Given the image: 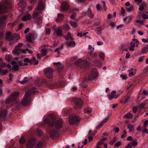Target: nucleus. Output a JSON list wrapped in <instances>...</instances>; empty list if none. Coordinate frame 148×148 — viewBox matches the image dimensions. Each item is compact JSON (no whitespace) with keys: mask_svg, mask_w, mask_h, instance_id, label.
Segmentation results:
<instances>
[{"mask_svg":"<svg viewBox=\"0 0 148 148\" xmlns=\"http://www.w3.org/2000/svg\"><path fill=\"white\" fill-rule=\"evenodd\" d=\"M50 118L52 121H49L48 119H46L44 121L45 124H48L51 127H53L54 125V122L55 120V116L53 114L50 115Z\"/></svg>","mask_w":148,"mask_h":148,"instance_id":"obj_13","label":"nucleus"},{"mask_svg":"<svg viewBox=\"0 0 148 148\" xmlns=\"http://www.w3.org/2000/svg\"><path fill=\"white\" fill-rule=\"evenodd\" d=\"M19 141L20 143L22 144L24 143L25 142V140L23 137L21 138Z\"/></svg>","mask_w":148,"mask_h":148,"instance_id":"obj_58","label":"nucleus"},{"mask_svg":"<svg viewBox=\"0 0 148 148\" xmlns=\"http://www.w3.org/2000/svg\"><path fill=\"white\" fill-rule=\"evenodd\" d=\"M121 145V143L120 141L117 142L114 145V146L116 147H118Z\"/></svg>","mask_w":148,"mask_h":148,"instance_id":"obj_62","label":"nucleus"},{"mask_svg":"<svg viewBox=\"0 0 148 148\" xmlns=\"http://www.w3.org/2000/svg\"><path fill=\"white\" fill-rule=\"evenodd\" d=\"M127 23H129L130 21L132 20V17L131 16H130L127 17Z\"/></svg>","mask_w":148,"mask_h":148,"instance_id":"obj_63","label":"nucleus"},{"mask_svg":"<svg viewBox=\"0 0 148 148\" xmlns=\"http://www.w3.org/2000/svg\"><path fill=\"white\" fill-rule=\"evenodd\" d=\"M132 40L135 42V44L136 45V47H137L139 43V41L135 38L133 39Z\"/></svg>","mask_w":148,"mask_h":148,"instance_id":"obj_55","label":"nucleus"},{"mask_svg":"<svg viewBox=\"0 0 148 148\" xmlns=\"http://www.w3.org/2000/svg\"><path fill=\"white\" fill-rule=\"evenodd\" d=\"M18 6L21 9H23L26 6V3L24 0H19Z\"/></svg>","mask_w":148,"mask_h":148,"instance_id":"obj_22","label":"nucleus"},{"mask_svg":"<svg viewBox=\"0 0 148 148\" xmlns=\"http://www.w3.org/2000/svg\"><path fill=\"white\" fill-rule=\"evenodd\" d=\"M37 89L35 87H32L29 89V92H39Z\"/></svg>","mask_w":148,"mask_h":148,"instance_id":"obj_33","label":"nucleus"},{"mask_svg":"<svg viewBox=\"0 0 148 148\" xmlns=\"http://www.w3.org/2000/svg\"><path fill=\"white\" fill-rule=\"evenodd\" d=\"M98 74L99 73L96 69L92 68L91 70L90 73L88 77L85 78L84 80L85 81H87L88 80L94 79L98 77Z\"/></svg>","mask_w":148,"mask_h":148,"instance_id":"obj_4","label":"nucleus"},{"mask_svg":"<svg viewBox=\"0 0 148 148\" xmlns=\"http://www.w3.org/2000/svg\"><path fill=\"white\" fill-rule=\"evenodd\" d=\"M36 58L34 57H33L32 60H30L32 61V62H35V63H34V65H37L38 64V61L36 60Z\"/></svg>","mask_w":148,"mask_h":148,"instance_id":"obj_47","label":"nucleus"},{"mask_svg":"<svg viewBox=\"0 0 148 148\" xmlns=\"http://www.w3.org/2000/svg\"><path fill=\"white\" fill-rule=\"evenodd\" d=\"M145 106V103H141L138 106V108L140 109H142L144 108Z\"/></svg>","mask_w":148,"mask_h":148,"instance_id":"obj_44","label":"nucleus"},{"mask_svg":"<svg viewBox=\"0 0 148 148\" xmlns=\"http://www.w3.org/2000/svg\"><path fill=\"white\" fill-rule=\"evenodd\" d=\"M44 8V6L42 4V3L39 4L38 6L36 7L35 11L33 14V18H34L39 16L41 13L42 11Z\"/></svg>","mask_w":148,"mask_h":148,"instance_id":"obj_6","label":"nucleus"},{"mask_svg":"<svg viewBox=\"0 0 148 148\" xmlns=\"http://www.w3.org/2000/svg\"><path fill=\"white\" fill-rule=\"evenodd\" d=\"M31 18V16L29 14H26L22 17V19L24 21H25L27 20H30Z\"/></svg>","mask_w":148,"mask_h":148,"instance_id":"obj_25","label":"nucleus"},{"mask_svg":"<svg viewBox=\"0 0 148 148\" xmlns=\"http://www.w3.org/2000/svg\"><path fill=\"white\" fill-rule=\"evenodd\" d=\"M53 70L52 69L48 68L44 71V73L46 76L48 78L52 79L53 78Z\"/></svg>","mask_w":148,"mask_h":148,"instance_id":"obj_10","label":"nucleus"},{"mask_svg":"<svg viewBox=\"0 0 148 148\" xmlns=\"http://www.w3.org/2000/svg\"><path fill=\"white\" fill-rule=\"evenodd\" d=\"M84 112L85 113H90L91 112V109L90 108H86L84 110Z\"/></svg>","mask_w":148,"mask_h":148,"instance_id":"obj_42","label":"nucleus"},{"mask_svg":"<svg viewBox=\"0 0 148 148\" xmlns=\"http://www.w3.org/2000/svg\"><path fill=\"white\" fill-rule=\"evenodd\" d=\"M42 17L41 16H40L36 18V22L38 25H40L42 23Z\"/></svg>","mask_w":148,"mask_h":148,"instance_id":"obj_35","label":"nucleus"},{"mask_svg":"<svg viewBox=\"0 0 148 148\" xmlns=\"http://www.w3.org/2000/svg\"><path fill=\"white\" fill-rule=\"evenodd\" d=\"M56 86L58 88H62L65 86V84L63 82H59L56 84Z\"/></svg>","mask_w":148,"mask_h":148,"instance_id":"obj_28","label":"nucleus"},{"mask_svg":"<svg viewBox=\"0 0 148 148\" xmlns=\"http://www.w3.org/2000/svg\"><path fill=\"white\" fill-rule=\"evenodd\" d=\"M57 35L58 36H60L62 34V31L60 29H56V30Z\"/></svg>","mask_w":148,"mask_h":148,"instance_id":"obj_37","label":"nucleus"},{"mask_svg":"<svg viewBox=\"0 0 148 148\" xmlns=\"http://www.w3.org/2000/svg\"><path fill=\"white\" fill-rule=\"evenodd\" d=\"M66 45L68 47H74L75 46L76 43L73 41H68L65 42Z\"/></svg>","mask_w":148,"mask_h":148,"instance_id":"obj_21","label":"nucleus"},{"mask_svg":"<svg viewBox=\"0 0 148 148\" xmlns=\"http://www.w3.org/2000/svg\"><path fill=\"white\" fill-rule=\"evenodd\" d=\"M67 36L70 37V40H73V37L71 36V34L70 32H68L67 34Z\"/></svg>","mask_w":148,"mask_h":148,"instance_id":"obj_57","label":"nucleus"},{"mask_svg":"<svg viewBox=\"0 0 148 148\" xmlns=\"http://www.w3.org/2000/svg\"><path fill=\"white\" fill-rule=\"evenodd\" d=\"M94 63L95 66L98 68L101 67L102 65L101 62L99 60H95L94 61Z\"/></svg>","mask_w":148,"mask_h":148,"instance_id":"obj_24","label":"nucleus"},{"mask_svg":"<svg viewBox=\"0 0 148 148\" xmlns=\"http://www.w3.org/2000/svg\"><path fill=\"white\" fill-rule=\"evenodd\" d=\"M103 124L102 122L98 124V125L96 126V129H98L99 128L101 127Z\"/></svg>","mask_w":148,"mask_h":148,"instance_id":"obj_56","label":"nucleus"},{"mask_svg":"<svg viewBox=\"0 0 148 148\" xmlns=\"http://www.w3.org/2000/svg\"><path fill=\"white\" fill-rule=\"evenodd\" d=\"M127 128L129 129L130 132H132L134 130V129L133 125L130 124H128Z\"/></svg>","mask_w":148,"mask_h":148,"instance_id":"obj_34","label":"nucleus"},{"mask_svg":"<svg viewBox=\"0 0 148 148\" xmlns=\"http://www.w3.org/2000/svg\"><path fill=\"white\" fill-rule=\"evenodd\" d=\"M129 75L130 77H132L136 73V71H129Z\"/></svg>","mask_w":148,"mask_h":148,"instance_id":"obj_46","label":"nucleus"},{"mask_svg":"<svg viewBox=\"0 0 148 148\" xmlns=\"http://www.w3.org/2000/svg\"><path fill=\"white\" fill-rule=\"evenodd\" d=\"M27 40L29 42H32L34 39V36L32 34H29L26 36Z\"/></svg>","mask_w":148,"mask_h":148,"instance_id":"obj_20","label":"nucleus"},{"mask_svg":"<svg viewBox=\"0 0 148 148\" xmlns=\"http://www.w3.org/2000/svg\"><path fill=\"white\" fill-rule=\"evenodd\" d=\"M102 31V29L100 27H98L97 28H96L95 30V31L97 32V33H100Z\"/></svg>","mask_w":148,"mask_h":148,"instance_id":"obj_59","label":"nucleus"},{"mask_svg":"<svg viewBox=\"0 0 148 148\" xmlns=\"http://www.w3.org/2000/svg\"><path fill=\"white\" fill-rule=\"evenodd\" d=\"M137 144L138 143L137 142L135 141H133L132 142L128 143L127 145L130 148H131L133 146H136Z\"/></svg>","mask_w":148,"mask_h":148,"instance_id":"obj_27","label":"nucleus"},{"mask_svg":"<svg viewBox=\"0 0 148 148\" xmlns=\"http://www.w3.org/2000/svg\"><path fill=\"white\" fill-rule=\"evenodd\" d=\"M148 51V45L146 46L142 50L143 54L146 53Z\"/></svg>","mask_w":148,"mask_h":148,"instance_id":"obj_39","label":"nucleus"},{"mask_svg":"<svg viewBox=\"0 0 148 148\" xmlns=\"http://www.w3.org/2000/svg\"><path fill=\"white\" fill-rule=\"evenodd\" d=\"M12 6L8 0H5L3 3L0 4V14L12 11Z\"/></svg>","mask_w":148,"mask_h":148,"instance_id":"obj_1","label":"nucleus"},{"mask_svg":"<svg viewBox=\"0 0 148 148\" xmlns=\"http://www.w3.org/2000/svg\"><path fill=\"white\" fill-rule=\"evenodd\" d=\"M5 59L8 62L10 61L12 59L11 56L10 55H7L5 57Z\"/></svg>","mask_w":148,"mask_h":148,"instance_id":"obj_43","label":"nucleus"},{"mask_svg":"<svg viewBox=\"0 0 148 148\" xmlns=\"http://www.w3.org/2000/svg\"><path fill=\"white\" fill-rule=\"evenodd\" d=\"M35 144V139L34 138H32L28 142L26 147L27 148H32Z\"/></svg>","mask_w":148,"mask_h":148,"instance_id":"obj_15","label":"nucleus"},{"mask_svg":"<svg viewBox=\"0 0 148 148\" xmlns=\"http://www.w3.org/2000/svg\"><path fill=\"white\" fill-rule=\"evenodd\" d=\"M28 79L27 77H24L22 81H18V82L22 84H26L28 82Z\"/></svg>","mask_w":148,"mask_h":148,"instance_id":"obj_31","label":"nucleus"},{"mask_svg":"<svg viewBox=\"0 0 148 148\" xmlns=\"http://www.w3.org/2000/svg\"><path fill=\"white\" fill-rule=\"evenodd\" d=\"M126 10L128 12H130L134 10V8L132 6H130L129 8H126Z\"/></svg>","mask_w":148,"mask_h":148,"instance_id":"obj_52","label":"nucleus"},{"mask_svg":"<svg viewBox=\"0 0 148 148\" xmlns=\"http://www.w3.org/2000/svg\"><path fill=\"white\" fill-rule=\"evenodd\" d=\"M125 101H124L122 99L120 101V102L121 103H122L124 104H125L128 102L130 100V98L129 96H126L125 97Z\"/></svg>","mask_w":148,"mask_h":148,"instance_id":"obj_26","label":"nucleus"},{"mask_svg":"<svg viewBox=\"0 0 148 148\" xmlns=\"http://www.w3.org/2000/svg\"><path fill=\"white\" fill-rule=\"evenodd\" d=\"M8 18V16L5 15L0 18V29H4L6 24V20Z\"/></svg>","mask_w":148,"mask_h":148,"instance_id":"obj_12","label":"nucleus"},{"mask_svg":"<svg viewBox=\"0 0 148 148\" xmlns=\"http://www.w3.org/2000/svg\"><path fill=\"white\" fill-rule=\"evenodd\" d=\"M18 22V21H15L13 23H8V25L10 26L11 28L13 27Z\"/></svg>","mask_w":148,"mask_h":148,"instance_id":"obj_36","label":"nucleus"},{"mask_svg":"<svg viewBox=\"0 0 148 148\" xmlns=\"http://www.w3.org/2000/svg\"><path fill=\"white\" fill-rule=\"evenodd\" d=\"M120 95V94L118 93L116 94V93H111L110 95H108V96L109 99L111 100L112 99H115L117 98Z\"/></svg>","mask_w":148,"mask_h":148,"instance_id":"obj_19","label":"nucleus"},{"mask_svg":"<svg viewBox=\"0 0 148 148\" xmlns=\"http://www.w3.org/2000/svg\"><path fill=\"white\" fill-rule=\"evenodd\" d=\"M64 17V15L62 14H59L58 15L57 18L56 19V21L58 22H60L62 20Z\"/></svg>","mask_w":148,"mask_h":148,"instance_id":"obj_23","label":"nucleus"},{"mask_svg":"<svg viewBox=\"0 0 148 148\" xmlns=\"http://www.w3.org/2000/svg\"><path fill=\"white\" fill-rule=\"evenodd\" d=\"M19 95V93H12L5 100L6 104L15 101Z\"/></svg>","mask_w":148,"mask_h":148,"instance_id":"obj_7","label":"nucleus"},{"mask_svg":"<svg viewBox=\"0 0 148 148\" xmlns=\"http://www.w3.org/2000/svg\"><path fill=\"white\" fill-rule=\"evenodd\" d=\"M75 64L83 70L88 69L89 66V64L88 62L83 61L80 59L75 61Z\"/></svg>","mask_w":148,"mask_h":148,"instance_id":"obj_2","label":"nucleus"},{"mask_svg":"<svg viewBox=\"0 0 148 148\" xmlns=\"http://www.w3.org/2000/svg\"><path fill=\"white\" fill-rule=\"evenodd\" d=\"M120 77L122 78V79L123 80H126L127 79L126 75H123V74L121 75Z\"/></svg>","mask_w":148,"mask_h":148,"instance_id":"obj_64","label":"nucleus"},{"mask_svg":"<svg viewBox=\"0 0 148 148\" xmlns=\"http://www.w3.org/2000/svg\"><path fill=\"white\" fill-rule=\"evenodd\" d=\"M148 125V120H146L144 122V125L143 128H147V126Z\"/></svg>","mask_w":148,"mask_h":148,"instance_id":"obj_50","label":"nucleus"},{"mask_svg":"<svg viewBox=\"0 0 148 148\" xmlns=\"http://www.w3.org/2000/svg\"><path fill=\"white\" fill-rule=\"evenodd\" d=\"M104 54L103 53H101L99 54V57L102 60H104Z\"/></svg>","mask_w":148,"mask_h":148,"instance_id":"obj_49","label":"nucleus"},{"mask_svg":"<svg viewBox=\"0 0 148 148\" xmlns=\"http://www.w3.org/2000/svg\"><path fill=\"white\" fill-rule=\"evenodd\" d=\"M31 93H25L24 98L21 102L23 106H25L29 104L31 100Z\"/></svg>","mask_w":148,"mask_h":148,"instance_id":"obj_5","label":"nucleus"},{"mask_svg":"<svg viewBox=\"0 0 148 148\" xmlns=\"http://www.w3.org/2000/svg\"><path fill=\"white\" fill-rule=\"evenodd\" d=\"M36 130L37 131L36 135L38 136H40L42 133V130L38 128H37Z\"/></svg>","mask_w":148,"mask_h":148,"instance_id":"obj_38","label":"nucleus"},{"mask_svg":"<svg viewBox=\"0 0 148 148\" xmlns=\"http://www.w3.org/2000/svg\"><path fill=\"white\" fill-rule=\"evenodd\" d=\"M123 134L122 135L121 137L122 138H124L126 136L127 132L126 130H123Z\"/></svg>","mask_w":148,"mask_h":148,"instance_id":"obj_48","label":"nucleus"},{"mask_svg":"<svg viewBox=\"0 0 148 148\" xmlns=\"http://www.w3.org/2000/svg\"><path fill=\"white\" fill-rule=\"evenodd\" d=\"M72 104L76 109L82 108L83 101L79 98H74L71 100Z\"/></svg>","mask_w":148,"mask_h":148,"instance_id":"obj_3","label":"nucleus"},{"mask_svg":"<svg viewBox=\"0 0 148 148\" xmlns=\"http://www.w3.org/2000/svg\"><path fill=\"white\" fill-rule=\"evenodd\" d=\"M130 46L131 47H129V50L130 51H134V48L135 46V42L134 41H131L130 43Z\"/></svg>","mask_w":148,"mask_h":148,"instance_id":"obj_32","label":"nucleus"},{"mask_svg":"<svg viewBox=\"0 0 148 148\" xmlns=\"http://www.w3.org/2000/svg\"><path fill=\"white\" fill-rule=\"evenodd\" d=\"M69 8V4L66 2L62 3L60 6V9L62 11H66L68 10Z\"/></svg>","mask_w":148,"mask_h":148,"instance_id":"obj_14","label":"nucleus"},{"mask_svg":"<svg viewBox=\"0 0 148 148\" xmlns=\"http://www.w3.org/2000/svg\"><path fill=\"white\" fill-rule=\"evenodd\" d=\"M63 122L61 120H58L55 123L54 122V125L56 129H60L62 126Z\"/></svg>","mask_w":148,"mask_h":148,"instance_id":"obj_16","label":"nucleus"},{"mask_svg":"<svg viewBox=\"0 0 148 148\" xmlns=\"http://www.w3.org/2000/svg\"><path fill=\"white\" fill-rule=\"evenodd\" d=\"M19 66L18 64H16L14 66V70L17 71L19 69Z\"/></svg>","mask_w":148,"mask_h":148,"instance_id":"obj_60","label":"nucleus"},{"mask_svg":"<svg viewBox=\"0 0 148 148\" xmlns=\"http://www.w3.org/2000/svg\"><path fill=\"white\" fill-rule=\"evenodd\" d=\"M23 45L22 43H19L16 46L14 51V53L17 56H19L21 52L26 53V51L23 49H21V47Z\"/></svg>","mask_w":148,"mask_h":148,"instance_id":"obj_9","label":"nucleus"},{"mask_svg":"<svg viewBox=\"0 0 148 148\" xmlns=\"http://www.w3.org/2000/svg\"><path fill=\"white\" fill-rule=\"evenodd\" d=\"M145 5L143 4H141L139 6V10L140 11H143L144 9V7L145 6Z\"/></svg>","mask_w":148,"mask_h":148,"instance_id":"obj_45","label":"nucleus"},{"mask_svg":"<svg viewBox=\"0 0 148 148\" xmlns=\"http://www.w3.org/2000/svg\"><path fill=\"white\" fill-rule=\"evenodd\" d=\"M42 145V142H40L36 146V148H41Z\"/></svg>","mask_w":148,"mask_h":148,"instance_id":"obj_53","label":"nucleus"},{"mask_svg":"<svg viewBox=\"0 0 148 148\" xmlns=\"http://www.w3.org/2000/svg\"><path fill=\"white\" fill-rule=\"evenodd\" d=\"M70 23L71 26L73 27H76L77 26V24L76 22L71 21L70 22Z\"/></svg>","mask_w":148,"mask_h":148,"instance_id":"obj_41","label":"nucleus"},{"mask_svg":"<svg viewBox=\"0 0 148 148\" xmlns=\"http://www.w3.org/2000/svg\"><path fill=\"white\" fill-rule=\"evenodd\" d=\"M53 64L54 66H58V70L60 71L62 69V68L60 66L61 63L60 62H54L53 63Z\"/></svg>","mask_w":148,"mask_h":148,"instance_id":"obj_30","label":"nucleus"},{"mask_svg":"<svg viewBox=\"0 0 148 148\" xmlns=\"http://www.w3.org/2000/svg\"><path fill=\"white\" fill-rule=\"evenodd\" d=\"M23 61L24 62H28L29 63H32V61L31 60H29V58H25L23 60Z\"/></svg>","mask_w":148,"mask_h":148,"instance_id":"obj_54","label":"nucleus"},{"mask_svg":"<svg viewBox=\"0 0 148 148\" xmlns=\"http://www.w3.org/2000/svg\"><path fill=\"white\" fill-rule=\"evenodd\" d=\"M116 138L115 137H114L113 139L111 140L110 142V144L111 145H113L114 144V143L116 141Z\"/></svg>","mask_w":148,"mask_h":148,"instance_id":"obj_51","label":"nucleus"},{"mask_svg":"<svg viewBox=\"0 0 148 148\" xmlns=\"http://www.w3.org/2000/svg\"><path fill=\"white\" fill-rule=\"evenodd\" d=\"M34 84L38 86H40L43 84H45L47 85L52 86V84L48 81L47 79H44L42 81L39 79H37L34 82Z\"/></svg>","mask_w":148,"mask_h":148,"instance_id":"obj_8","label":"nucleus"},{"mask_svg":"<svg viewBox=\"0 0 148 148\" xmlns=\"http://www.w3.org/2000/svg\"><path fill=\"white\" fill-rule=\"evenodd\" d=\"M47 51L45 49H42V54L43 56H45L47 53Z\"/></svg>","mask_w":148,"mask_h":148,"instance_id":"obj_61","label":"nucleus"},{"mask_svg":"<svg viewBox=\"0 0 148 148\" xmlns=\"http://www.w3.org/2000/svg\"><path fill=\"white\" fill-rule=\"evenodd\" d=\"M0 113L1 117L5 118L7 116V112L6 110H3L2 111L0 112Z\"/></svg>","mask_w":148,"mask_h":148,"instance_id":"obj_29","label":"nucleus"},{"mask_svg":"<svg viewBox=\"0 0 148 148\" xmlns=\"http://www.w3.org/2000/svg\"><path fill=\"white\" fill-rule=\"evenodd\" d=\"M5 39L9 41L13 40L14 39V36H12L11 33L9 32H6L5 34Z\"/></svg>","mask_w":148,"mask_h":148,"instance_id":"obj_17","label":"nucleus"},{"mask_svg":"<svg viewBox=\"0 0 148 148\" xmlns=\"http://www.w3.org/2000/svg\"><path fill=\"white\" fill-rule=\"evenodd\" d=\"M79 121V118L75 114L70 115L69 117V123L71 125H73L75 123Z\"/></svg>","mask_w":148,"mask_h":148,"instance_id":"obj_11","label":"nucleus"},{"mask_svg":"<svg viewBox=\"0 0 148 148\" xmlns=\"http://www.w3.org/2000/svg\"><path fill=\"white\" fill-rule=\"evenodd\" d=\"M49 133L50 137L52 138H55L58 136V131L53 130H51Z\"/></svg>","mask_w":148,"mask_h":148,"instance_id":"obj_18","label":"nucleus"},{"mask_svg":"<svg viewBox=\"0 0 148 148\" xmlns=\"http://www.w3.org/2000/svg\"><path fill=\"white\" fill-rule=\"evenodd\" d=\"M133 115L132 114L130 113H128L127 114L123 116L124 118H127L128 119H130L132 117Z\"/></svg>","mask_w":148,"mask_h":148,"instance_id":"obj_40","label":"nucleus"}]
</instances>
